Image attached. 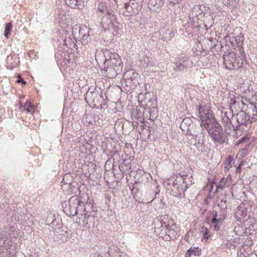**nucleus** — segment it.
<instances>
[{
  "instance_id": "1",
  "label": "nucleus",
  "mask_w": 257,
  "mask_h": 257,
  "mask_svg": "<svg viewBox=\"0 0 257 257\" xmlns=\"http://www.w3.org/2000/svg\"><path fill=\"white\" fill-rule=\"evenodd\" d=\"M95 59L103 62L104 66H110L118 69L122 68L120 57L116 53H111L107 49L102 50L101 53L95 55Z\"/></svg>"
},
{
  "instance_id": "2",
  "label": "nucleus",
  "mask_w": 257,
  "mask_h": 257,
  "mask_svg": "<svg viewBox=\"0 0 257 257\" xmlns=\"http://www.w3.org/2000/svg\"><path fill=\"white\" fill-rule=\"evenodd\" d=\"M185 179L182 176L175 179L174 178L169 179L166 182L167 191L174 197H184V192L187 188Z\"/></svg>"
},
{
  "instance_id": "3",
  "label": "nucleus",
  "mask_w": 257,
  "mask_h": 257,
  "mask_svg": "<svg viewBox=\"0 0 257 257\" xmlns=\"http://www.w3.org/2000/svg\"><path fill=\"white\" fill-rule=\"evenodd\" d=\"M235 105H236V101L234 100H232L229 104V108L224 109L222 112V123L226 134H229L232 131H235L237 129V127L235 126L231 120V118H233L235 116L233 112V108H236Z\"/></svg>"
},
{
  "instance_id": "4",
  "label": "nucleus",
  "mask_w": 257,
  "mask_h": 257,
  "mask_svg": "<svg viewBox=\"0 0 257 257\" xmlns=\"http://www.w3.org/2000/svg\"><path fill=\"white\" fill-rule=\"evenodd\" d=\"M86 102L94 108L102 107L105 104L102 93L96 87L90 86L84 95Z\"/></svg>"
},
{
  "instance_id": "5",
  "label": "nucleus",
  "mask_w": 257,
  "mask_h": 257,
  "mask_svg": "<svg viewBox=\"0 0 257 257\" xmlns=\"http://www.w3.org/2000/svg\"><path fill=\"white\" fill-rule=\"evenodd\" d=\"M223 64L228 70L238 69L243 65L242 59L237 58L234 52L226 51L223 56Z\"/></svg>"
},
{
  "instance_id": "6",
  "label": "nucleus",
  "mask_w": 257,
  "mask_h": 257,
  "mask_svg": "<svg viewBox=\"0 0 257 257\" xmlns=\"http://www.w3.org/2000/svg\"><path fill=\"white\" fill-rule=\"evenodd\" d=\"M208 133L214 143L222 145L228 141L227 136L224 133L220 124L215 126L214 128L210 130Z\"/></svg>"
},
{
  "instance_id": "7",
  "label": "nucleus",
  "mask_w": 257,
  "mask_h": 257,
  "mask_svg": "<svg viewBox=\"0 0 257 257\" xmlns=\"http://www.w3.org/2000/svg\"><path fill=\"white\" fill-rule=\"evenodd\" d=\"M113 11L108 9L105 4L101 3L99 4L97 8V15L103 20L104 18H106L107 20H109L111 23L114 17L113 15Z\"/></svg>"
},
{
  "instance_id": "8",
  "label": "nucleus",
  "mask_w": 257,
  "mask_h": 257,
  "mask_svg": "<svg viewBox=\"0 0 257 257\" xmlns=\"http://www.w3.org/2000/svg\"><path fill=\"white\" fill-rule=\"evenodd\" d=\"M234 118L236 119L237 124H235L237 127V130H240L241 126L248 127V124H250L251 122L249 119V116L243 110H240L237 113L234 114Z\"/></svg>"
},
{
  "instance_id": "9",
  "label": "nucleus",
  "mask_w": 257,
  "mask_h": 257,
  "mask_svg": "<svg viewBox=\"0 0 257 257\" xmlns=\"http://www.w3.org/2000/svg\"><path fill=\"white\" fill-rule=\"evenodd\" d=\"M201 122L200 126L203 127H204L208 132L210 131V130L214 128L215 126H217V124H220L215 119L212 113L210 114H207L202 118L200 119Z\"/></svg>"
},
{
  "instance_id": "10",
  "label": "nucleus",
  "mask_w": 257,
  "mask_h": 257,
  "mask_svg": "<svg viewBox=\"0 0 257 257\" xmlns=\"http://www.w3.org/2000/svg\"><path fill=\"white\" fill-rule=\"evenodd\" d=\"M87 31V27L84 25H75L72 28V36L75 40H79L84 33Z\"/></svg>"
},
{
  "instance_id": "11",
  "label": "nucleus",
  "mask_w": 257,
  "mask_h": 257,
  "mask_svg": "<svg viewBox=\"0 0 257 257\" xmlns=\"http://www.w3.org/2000/svg\"><path fill=\"white\" fill-rule=\"evenodd\" d=\"M81 41V44L83 46L88 45V47L91 48L94 46V40L92 39V37L90 34V29L87 27V31L86 33H84L81 37V38L79 40Z\"/></svg>"
},
{
  "instance_id": "12",
  "label": "nucleus",
  "mask_w": 257,
  "mask_h": 257,
  "mask_svg": "<svg viewBox=\"0 0 257 257\" xmlns=\"http://www.w3.org/2000/svg\"><path fill=\"white\" fill-rule=\"evenodd\" d=\"M121 69L120 67L118 69L112 66L104 65V75L108 78H113L117 75V73L121 71Z\"/></svg>"
},
{
  "instance_id": "13",
  "label": "nucleus",
  "mask_w": 257,
  "mask_h": 257,
  "mask_svg": "<svg viewBox=\"0 0 257 257\" xmlns=\"http://www.w3.org/2000/svg\"><path fill=\"white\" fill-rule=\"evenodd\" d=\"M79 203V200L75 197H72L69 201L70 213V215H76L78 216L79 211H80L78 208H77L76 204Z\"/></svg>"
},
{
  "instance_id": "14",
  "label": "nucleus",
  "mask_w": 257,
  "mask_h": 257,
  "mask_svg": "<svg viewBox=\"0 0 257 257\" xmlns=\"http://www.w3.org/2000/svg\"><path fill=\"white\" fill-rule=\"evenodd\" d=\"M78 217V223H82L86 227H89L90 226V221L88 222V219L93 220V216L88 214L87 211H85L84 214H81Z\"/></svg>"
},
{
  "instance_id": "15",
  "label": "nucleus",
  "mask_w": 257,
  "mask_h": 257,
  "mask_svg": "<svg viewBox=\"0 0 257 257\" xmlns=\"http://www.w3.org/2000/svg\"><path fill=\"white\" fill-rule=\"evenodd\" d=\"M15 232V228L13 226H6L0 229V239H8L9 237L12 236V232Z\"/></svg>"
},
{
  "instance_id": "16",
  "label": "nucleus",
  "mask_w": 257,
  "mask_h": 257,
  "mask_svg": "<svg viewBox=\"0 0 257 257\" xmlns=\"http://www.w3.org/2000/svg\"><path fill=\"white\" fill-rule=\"evenodd\" d=\"M247 111L246 112L249 116V119L252 122L257 120V108L253 104L250 103L247 106Z\"/></svg>"
},
{
  "instance_id": "17",
  "label": "nucleus",
  "mask_w": 257,
  "mask_h": 257,
  "mask_svg": "<svg viewBox=\"0 0 257 257\" xmlns=\"http://www.w3.org/2000/svg\"><path fill=\"white\" fill-rule=\"evenodd\" d=\"M244 226L246 229L248 230L249 234L253 233L252 231L257 230V224L255 223V221L252 218L246 219L244 222Z\"/></svg>"
},
{
  "instance_id": "18",
  "label": "nucleus",
  "mask_w": 257,
  "mask_h": 257,
  "mask_svg": "<svg viewBox=\"0 0 257 257\" xmlns=\"http://www.w3.org/2000/svg\"><path fill=\"white\" fill-rule=\"evenodd\" d=\"M65 3L69 7L74 9H81L83 7L82 0H65Z\"/></svg>"
},
{
  "instance_id": "19",
  "label": "nucleus",
  "mask_w": 257,
  "mask_h": 257,
  "mask_svg": "<svg viewBox=\"0 0 257 257\" xmlns=\"http://www.w3.org/2000/svg\"><path fill=\"white\" fill-rule=\"evenodd\" d=\"M246 215L247 211L246 209L241 207L240 206L237 207L235 212V216L237 220L241 221Z\"/></svg>"
},
{
  "instance_id": "20",
  "label": "nucleus",
  "mask_w": 257,
  "mask_h": 257,
  "mask_svg": "<svg viewBox=\"0 0 257 257\" xmlns=\"http://www.w3.org/2000/svg\"><path fill=\"white\" fill-rule=\"evenodd\" d=\"M199 112V117L200 119L204 117V116H207V114H210L208 107L205 105H199L197 108Z\"/></svg>"
},
{
  "instance_id": "21",
  "label": "nucleus",
  "mask_w": 257,
  "mask_h": 257,
  "mask_svg": "<svg viewBox=\"0 0 257 257\" xmlns=\"http://www.w3.org/2000/svg\"><path fill=\"white\" fill-rule=\"evenodd\" d=\"M75 40L73 38H71L70 36H66L64 40V46L70 49L75 48L77 45Z\"/></svg>"
},
{
  "instance_id": "22",
  "label": "nucleus",
  "mask_w": 257,
  "mask_h": 257,
  "mask_svg": "<svg viewBox=\"0 0 257 257\" xmlns=\"http://www.w3.org/2000/svg\"><path fill=\"white\" fill-rule=\"evenodd\" d=\"M235 100L236 102V105H235L236 108H233V111H238L240 109L241 110H243L244 109L245 104L243 102L242 100H240L239 97H237V99L235 98H232L231 96H230V102L229 104L231 103L232 100Z\"/></svg>"
},
{
  "instance_id": "23",
  "label": "nucleus",
  "mask_w": 257,
  "mask_h": 257,
  "mask_svg": "<svg viewBox=\"0 0 257 257\" xmlns=\"http://www.w3.org/2000/svg\"><path fill=\"white\" fill-rule=\"evenodd\" d=\"M193 124L192 123V120L190 118H184L180 125V127L182 130H185L190 131V130L193 127Z\"/></svg>"
},
{
  "instance_id": "24",
  "label": "nucleus",
  "mask_w": 257,
  "mask_h": 257,
  "mask_svg": "<svg viewBox=\"0 0 257 257\" xmlns=\"http://www.w3.org/2000/svg\"><path fill=\"white\" fill-rule=\"evenodd\" d=\"M201 252V249L198 247H191L185 253V257H190L191 254L199 255Z\"/></svg>"
},
{
  "instance_id": "25",
  "label": "nucleus",
  "mask_w": 257,
  "mask_h": 257,
  "mask_svg": "<svg viewBox=\"0 0 257 257\" xmlns=\"http://www.w3.org/2000/svg\"><path fill=\"white\" fill-rule=\"evenodd\" d=\"M188 66L186 64L180 63V62H176L174 63L173 69L176 72H180L183 71L185 68H187Z\"/></svg>"
},
{
  "instance_id": "26",
  "label": "nucleus",
  "mask_w": 257,
  "mask_h": 257,
  "mask_svg": "<svg viewBox=\"0 0 257 257\" xmlns=\"http://www.w3.org/2000/svg\"><path fill=\"white\" fill-rule=\"evenodd\" d=\"M176 61L178 62H180V63L186 64V66H188L189 65V58L186 55H180L178 58L176 59Z\"/></svg>"
},
{
  "instance_id": "27",
  "label": "nucleus",
  "mask_w": 257,
  "mask_h": 257,
  "mask_svg": "<svg viewBox=\"0 0 257 257\" xmlns=\"http://www.w3.org/2000/svg\"><path fill=\"white\" fill-rule=\"evenodd\" d=\"M225 216V213L223 212L221 214V216H219L218 218L213 217L211 219V222L213 223H216L220 225L222 223V221L224 219Z\"/></svg>"
},
{
  "instance_id": "28",
  "label": "nucleus",
  "mask_w": 257,
  "mask_h": 257,
  "mask_svg": "<svg viewBox=\"0 0 257 257\" xmlns=\"http://www.w3.org/2000/svg\"><path fill=\"white\" fill-rule=\"evenodd\" d=\"M233 159L231 156H228L225 159L224 163V167L225 170H228L231 167V164Z\"/></svg>"
},
{
  "instance_id": "29",
  "label": "nucleus",
  "mask_w": 257,
  "mask_h": 257,
  "mask_svg": "<svg viewBox=\"0 0 257 257\" xmlns=\"http://www.w3.org/2000/svg\"><path fill=\"white\" fill-rule=\"evenodd\" d=\"M241 42L242 40L240 42L237 43L238 46V51L239 55V56L237 57V58L242 59V61H243V59L245 58V55L243 47L240 46Z\"/></svg>"
},
{
  "instance_id": "30",
  "label": "nucleus",
  "mask_w": 257,
  "mask_h": 257,
  "mask_svg": "<svg viewBox=\"0 0 257 257\" xmlns=\"http://www.w3.org/2000/svg\"><path fill=\"white\" fill-rule=\"evenodd\" d=\"M12 28V24L11 23H8L6 24L4 31V35L6 37H8V36L10 35L11 31Z\"/></svg>"
},
{
  "instance_id": "31",
  "label": "nucleus",
  "mask_w": 257,
  "mask_h": 257,
  "mask_svg": "<svg viewBox=\"0 0 257 257\" xmlns=\"http://www.w3.org/2000/svg\"><path fill=\"white\" fill-rule=\"evenodd\" d=\"M21 108H23L24 110H26L28 112H31L33 106L29 101H27L24 105H21Z\"/></svg>"
},
{
  "instance_id": "32",
  "label": "nucleus",
  "mask_w": 257,
  "mask_h": 257,
  "mask_svg": "<svg viewBox=\"0 0 257 257\" xmlns=\"http://www.w3.org/2000/svg\"><path fill=\"white\" fill-rule=\"evenodd\" d=\"M77 208L80 210V211H79V214H78V216L81 215V214H84L85 213V211H87L85 209V208L84 207V202H80L79 201V203L78 204H76Z\"/></svg>"
},
{
  "instance_id": "33",
  "label": "nucleus",
  "mask_w": 257,
  "mask_h": 257,
  "mask_svg": "<svg viewBox=\"0 0 257 257\" xmlns=\"http://www.w3.org/2000/svg\"><path fill=\"white\" fill-rule=\"evenodd\" d=\"M200 231L202 233L204 239H207L209 238V230L207 229L206 227L204 226H202L201 228Z\"/></svg>"
},
{
  "instance_id": "34",
  "label": "nucleus",
  "mask_w": 257,
  "mask_h": 257,
  "mask_svg": "<svg viewBox=\"0 0 257 257\" xmlns=\"http://www.w3.org/2000/svg\"><path fill=\"white\" fill-rule=\"evenodd\" d=\"M145 174V172L143 170L139 169L137 171L136 175L135 176V179H136L135 181L136 183L140 182L141 181L140 180L141 176Z\"/></svg>"
},
{
  "instance_id": "35",
  "label": "nucleus",
  "mask_w": 257,
  "mask_h": 257,
  "mask_svg": "<svg viewBox=\"0 0 257 257\" xmlns=\"http://www.w3.org/2000/svg\"><path fill=\"white\" fill-rule=\"evenodd\" d=\"M226 179L224 178H222L219 182V183L217 186V189H223L224 187L225 182Z\"/></svg>"
},
{
  "instance_id": "36",
  "label": "nucleus",
  "mask_w": 257,
  "mask_h": 257,
  "mask_svg": "<svg viewBox=\"0 0 257 257\" xmlns=\"http://www.w3.org/2000/svg\"><path fill=\"white\" fill-rule=\"evenodd\" d=\"M166 219V217H164V218L162 219V222L161 221V220H157V221H159L161 224V227L164 228H167V227L169 226V224H167L166 222H165L164 221V219Z\"/></svg>"
},
{
  "instance_id": "37",
  "label": "nucleus",
  "mask_w": 257,
  "mask_h": 257,
  "mask_svg": "<svg viewBox=\"0 0 257 257\" xmlns=\"http://www.w3.org/2000/svg\"><path fill=\"white\" fill-rule=\"evenodd\" d=\"M246 140L248 141V137L246 136H243V137H242L238 140V143L241 144V143H244L246 142Z\"/></svg>"
},
{
  "instance_id": "38",
  "label": "nucleus",
  "mask_w": 257,
  "mask_h": 257,
  "mask_svg": "<svg viewBox=\"0 0 257 257\" xmlns=\"http://www.w3.org/2000/svg\"><path fill=\"white\" fill-rule=\"evenodd\" d=\"M220 202V204H219L218 205L219 206H220L221 208L222 209H225L226 208V205H225L226 201L225 200H221Z\"/></svg>"
},
{
  "instance_id": "39",
  "label": "nucleus",
  "mask_w": 257,
  "mask_h": 257,
  "mask_svg": "<svg viewBox=\"0 0 257 257\" xmlns=\"http://www.w3.org/2000/svg\"><path fill=\"white\" fill-rule=\"evenodd\" d=\"M17 82L18 83H21L23 85H25L26 84V82L25 81H24L23 79L21 78V79H19L18 80H17Z\"/></svg>"
},
{
  "instance_id": "40",
  "label": "nucleus",
  "mask_w": 257,
  "mask_h": 257,
  "mask_svg": "<svg viewBox=\"0 0 257 257\" xmlns=\"http://www.w3.org/2000/svg\"><path fill=\"white\" fill-rule=\"evenodd\" d=\"M214 224V229L215 230H218L220 228V224L213 223Z\"/></svg>"
},
{
  "instance_id": "41",
  "label": "nucleus",
  "mask_w": 257,
  "mask_h": 257,
  "mask_svg": "<svg viewBox=\"0 0 257 257\" xmlns=\"http://www.w3.org/2000/svg\"><path fill=\"white\" fill-rule=\"evenodd\" d=\"M242 164H240L236 168V172H239L240 170V169H241V167L242 166Z\"/></svg>"
},
{
  "instance_id": "42",
  "label": "nucleus",
  "mask_w": 257,
  "mask_h": 257,
  "mask_svg": "<svg viewBox=\"0 0 257 257\" xmlns=\"http://www.w3.org/2000/svg\"><path fill=\"white\" fill-rule=\"evenodd\" d=\"M212 215H213V217H215V218H217L219 215H218V213L217 212H214L212 213ZM221 215H219L220 216Z\"/></svg>"
},
{
  "instance_id": "43",
  "label": "nucleus",
  "mask_w": 257,
  "mask_h": 257,
  "mask_svg": "<svg viewBox=\"0 0 257 257\" xmlns=\"http://www.w3.org/2000/svg\"><path fill=\"white\" fill-rule=\"evenodd\" d=\"M92 257H102L100 254L98 253H95L92 254Z\"/></svg>"
},
{
  "instance_id": "44",
  "label": "nucleus",
  "mask_w": 257,
  "mask_h": 257,
  "mask_svg": "<svg viewBox=\"0 0 257 257\" xmlns=\"http://www.w3.org/2000/svg\"><path fill=\"white\" fill-rule=\"evenodd\" d=\"M88 222H89V221H90V225H93L94 223V216H93V220L88 219Z\"/></svg>"
},
{
  "instance_id": "45",
  "label": "nucleus",
  "mask_w": 257,
  "mask_h": 257,
  "mask_svg": "<svg viewBox=\"0 0 257 257\" xmlns=\"http://www.w3.org/2000/svg\"><path fill=\"white\" fill-rule=\"evenodd\" d=\"M55 220L56 219L53 218V220L51 221V224L52 225H57V224L55 223V222H56Z\"/></svg>"
},
{
  "instance_id": "46",
  "label": "nucleus",
  "mask_w": 257,
  "mask_h": 257,
  "mask_svg": "<svg viewBox=\"0 0 257 257\" xmlns=\"http://www.w3.org/2000/svg\"><path fill=\"white\" fill-rule=\"evenodd\" d=\"M153 62H150V61H148V63H147V66H153Z\"/></svg>"
},
{
  "instance_id": "47",
  "label": "nucleus",
  "mask_w": 257,
  "mask_h": 257,
  "mask_svg": "<svg viewBox=\"0 0 257 257\" xmlns=\"http://www.w3.org/2000/svg\"><path fill=\"white\" fill-rule=\"evenodd\" d=\"M49 217H47V220H46V221H47L48 222H50V220H49Z\"/></svg>"
},
{
  "instance_id": "48",
  "label": "nucleus",
  "mask_w": 257,
  "mask_h": 257,
  "mask_svg": "<svg viewBox=\"0 0 257 257\" xmlns=\"http://www.w3.org/2000/svg\"><path fill=\"white\" fill-rule=\"evenodd\" d=\"M158 193H159L158 192V193L156 192V193H155V198H157V194H158Z\"/></svg>"
},
{
  "instance_id": "49",
  "label": "nucleus",
  "mask_w": 257,
  "mask_h": 257,
  "mask_svg": "<svg viewBox=\"0 0 257 257\" xmlns=\"http://www.w3.org/2000/svg\"><path fill=\"white\" fill-rule=\"evenodd\" d=\"M237 39H238V40H239V39H240V38H237V37H236V38H235V41H237Z\"/></svg>"
},
{
  "instance_id": "50",
  "label": "nucleus",
  "mask_w": 257,
  "mask_h": 257,
  "mask_svg": "<svg viewBox=\"0 0 257 257\" xmlns=\"http://www.w3.org/2000/svg\"><path fill=\"white\" fill-rule=\"evenodd\" d=\"M127 5L126 4L125 5V8H126L127 7Z\"/></svg>"
},
{
  "instance_id": "51",
  "label": "nucleus",
  "mask_w": 257,
  "mask_h": 257,
  "mask_svg": "<svg viewBox=\"0 0 257 257\" xmlns=\"http://www.w3.org/2000/svg\"><path fill=\"white\" fill-rule=\"evenodd\" d=\"M50 217H52V218H53V217H54V216H52V215H51Z\"/></svg>"
},
{
  "instance_id": "52",
  "label": "nucleus",
  "mask_w": 257,
  "mask_h": 257,
  "mask_svg": "<svg viewBox=\"0 0 257 257\" xmlns=\"http://www.w3.org/2000/svg\"><path fill=\"white\" fill-rule=\"evenodd\" d=\"M241 128H242V129H243V130H245V128H244V127H242Z\"/></svg>"
},
{
  "instance_id": "53",
  "label": "nucleus",
  "mask_w": 257,
  "mask_h": 257,
  "mask_svg": "<svg viewBox=\"0 0 257 257\" xmlns=\"http://www.w3.org/2000/svg\"><path fill=\"white\" fill-rule=\"evenodd\" d=\"M61 232H64V231H63V230H61Z\"/></svg>"
}]
</instances>
